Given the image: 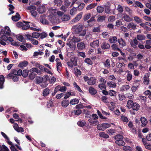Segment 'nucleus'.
Listing matches in <instances>:
<instances>
[{
  "label": "nucleus",
  "instance_id": "nucleus-1",
  "mask_svg": "<svg viewBox=\"0 0 151 151\" xmlns=\"http://www.w3.org/2000/svg\"><path fill=\"white\" fill-rule=\"evenodd\" d=\"M49 13L50 14L49 15V19L53 22H56V18L57 17L56 16L57 15L60 16L62 14V13L60 11H58L55 9H52L49 11Z\"/></svg>",
  "mask_w": 151,
  "mask_h": 151
},
{
  "label": "nucleus",
  "instance_id": "nucleus-30",
  "mask_svg": "<svg viewBox=\"0 0 151 151\" xmlns=\"http://www.w3.org/2000/svg\"><path fill=\"white\" fill-rule=\"evenodd\" d=\"M74 71L75 74L76 75H80L81 74V71L80 70L78 69L77 68H74Z\"/></svg>",
  "mask_w": 151,
  "mask_h": 151
},
{
  "label": "nucleus",
  "instance_id": "nucleus-44",
  "mask_svg": "<svg viewBox=\"0 0 151 151\" xmlns=\"http://www.w3.org/2000/svg\"><path fill=\"white\" fill-rule=\"evenodd\" d=\"M35 80L37 83H39L42 82L43 79L42 77L39 76L37 77L36 78Z\"/></svg>",
  "mask_w": 151,
  "mask_h": 151
},
{
  "label": "nucleus",
  "instance_id": "nucleus-54",
  "mask_svg": "<svg viewBox=\"0 0 151 151\" xmlns=\"http://www.w3.org/2000/svg\"><path fill=\"white\" fill-rule=\"evenodd\" d=\"M49 93V90L48 89H45L43 92V94L44 96H47Z\"/></svg>",
  "mask_w": 151,
  "mask_h": 151
},
{
  "label": "nucleus",
  "instance_id": "nucleus-34",
  "mask_svg": "<svg viewBox=\"0 0 151 151\" xmlns=\"http://www.w3.org/2000/svg\"><path fill=\"white\" fill-rule=\"evenodd\" d=\"M107 85L110 87L115 88L116 86V84L114 83L109 82L107 83Z\"/></svg>",
  "mask_w": 151,
  "mask_h": 151
},
{
  "label": "nucleus",
  "instance_id": "nucleus-37",
  "mask_svg": "<svg viewBox=\"0 0 151 151\" xmlns=\"http://www.w3.org/2000/svg\"><path fill=\"white\" fill-rule=\"evenodd\" d=\"M1 34H2L1 37V39L4 40V41H6L7 40L8 38L7 37V35L5 34H2L1 33Z\"/></svg>",
  "mask_w": 151,
  "mask_h": 151
},
{
  "label": "nucleus",
  "instance_id": "nucleus-49",
  "mask_svg": "<svg viewBox=\"0 0 151 151\" xmlns=\"http://www.w3.org/2000/svg\"><path fill=\"white\" fill-rule=\"evenodd\" d=\"M97 10L98 12L101 13L104 11V9L101 6H98L97 8Z\"/></svg>",
  "mask_w": 151,
  "mask_h": 151
},
{
  "label": "nucleus",
  "instance_id": "nucleus-33",
  "mask_svg": "<svg viewBox=\"0 0 151 151\" xmlns=\"http://www.w3.org/2000/svg\"><path fill=\"white\" fill-rule=\"evenodd\" d=\"M128 27L133 29H134L136 28L135 25L133 23H129L128 25Z\"/></svg>",
  "mask_w": 151,
  "mask_h": 151
},
{
  "label": "nucleus",
  "instance_id": "nucleus-58",
  "mask_svg": "<svg viewBox=\"0 0 151 151\" xmlns=\"http://www.w3.org/2000/svg\"><path fill=\"white\" fill-rule=\"evenodd\" d=\"M104 65L105 66L107 67H110V60H107L104 63Z\"/></svg>",
  "mask_w": 151,
  "mask_h": 151
},
{
  "label": "nucleus",
  "instance_id": "nucleus-32",
  "mask_svg": "<svg viewBox=\"0 0 151 151\" xmlns=\"http://www.w3.org/2000/svg\"><path fill=\"white\" fill-rule=\"evenodd\" d=\"M4 81V78L2 75L0 76V88H2V86Z\"/></svg>",
  "mask_w": 151,
  "mask_h": 151
},
{
  "label": "nucleus",
  "instance_id": "nucleus-57",
  "mask_svg": "<svg viewBox=\"0 0 151 151\" xmlns=\"http://www.w3.org/2000/svg\"><path fill=\"white\" fill-rule=\"evenodd\" d=\"M97 128L99 130L104 131L103 124H98L97 126Z\"/></svg>",
  "mask_w": 151,
  "mask_h": 151
},
{
  "label": "nucleus",
  "instance_id": "nucleus-55",
  "mask_svg": "<svg viewBox=\"0 0 151 151\" xmlns=\"http://www.w3.org/2000/svg\"><path fill=\"white\" fill-rule=\"evenodd\" d=\"M42 78L43 79L42 82L45 83L47 81L49 78V77L48 76L46 75L43 76Z\"/></svg>",
  "mask_w": 151,
  "mask_h": 151
},
{
  "label": "nucleus",
  "instance_id": "nucleus-2",
  "mask_svg": "<svg viewBox=\"0 0 151 151\" xmlns=\"http://www.w3.org/2000/svg\"><path fill=\"white\" fill-rule=\"evenodd\" d=\"M127 107L129 109H132L133 110L137 111L139 108V106L137 103L129 100L127 101Z\"/></svg>",
  "mask_w": 151,
  "mask_h": 151
},
{
  "label": "nucleus",
  "instance_id": "nucleus-42",
  "mask_svg": "<svg viewBox=\"0 0 151 151\" xmlns=\"http://www.w3.org/2000/svg\"><path fill=\"white\" fill-rule=\"evenodd\" d=\"M43 54V53L42 52L39 51L38 52H34L33 54V56L34 57H36L38 55H42Z\"/></svg>",
  "mask_w": 151,
  "mask_h": 151
},
{
  "label": "nucleus",
  "instance_id": "nucleus-35",
  "mask_svg": "<svg viewBox=\"0 0 151 151\" xmlns=\"http://www.w3.org/2000/svg\"><path fill=\"white\" fill-rule=\"evenodd\" d=\"M141 121L142 124L144 125H145L147 122V121L146 119L143 117L141 118Z\"/></svg>",
  "mask_w": 151,
  "mask_h": 151
},
{
  "label": "nucleus",
  "instance_id": "nucleus-5",
  "mask_svg": "<svg viewBox=\"0 0 151 151\" xmlns=\"http://www.w3.org/2000/svg\"><path fill=\"white\" fill-rule=\"evenodd\" d=\"M98 118V116L96 114H93L92 115V118L89 119L88 121L91 124H96L98 122L97 119Z\"/></svg>",
  "mask_w": 151,
  "mask_h": 151
},
{
  "label": "nucleus",
  "instance_id": "nucleus-22",
  "mask_svg": "<svg viewBox=\"0 0 151 151\" xmlns=\"http://www.w3.org/2000/svg\"><path fill=\"white\" fill-rule=\"evenodd\" d=\"M8 144L11 146L10 147V149L12 151H18L15 148V146L13 145L12 142L10 141H8Z\"/></svg>",
  "mask_w": 151,
  "mask_h": 151
},
{
  "label": "nucleus",
  "instance_id": "nucleus-23",
  "mask_svg": "<svg viewBox=\"0 0 151 151\" xmlns=\"http://www.w3.org/2000/svg\"><path fill=\"white\" fill-rule=\"evenodd\" d=\"M79 102L78 100L76 98L71 99L70 101V103L72 105L77 104Z\"/></svg>",
  "mask_w": 151,
  "mask_h": 151
},
{
  "label": "nucleus",
  "instance_id": "nucleus-53",
  "mask_svg": "<svg viewBox=\"0 0 151 151\" xmlns=\"http://www.w3.org/2000/svg\"><path fill=\"white\" fill-rule=\"evenodd\" d=\"M85 62L89 65H91L92 62L91 60L89 58H86L84 60Z\"/></svg>",
  "mask_w": 151,
  "mask_h": 151
},
{
  "label": "nucleus",
  "instance_id": "nucleus-25",
  "mask_svg": "<svg viewBox=\"0 0 151 151\" xmlns=\"http://www.w3.org/2000/svg\"><path fill=\"white\" fill-rule=\"evenodd\" d=\"M69 101L67 100H65L62 102L61 105L63 107H66L69 104Z\"/></svg>",
  "mask_w": 151,
  "mask_h": 151
},
{
  "label": "nucleus",
  "instance_id": "nucleus-60",
  "mask_svg": "<svg viewBox=\"0 0 151 151\" xmlns=\"http://www.w3.org/2000/svg\"><path fill=\"white\" fill-rule=\"evenodd\" d=\"M115 131L113 129H109L107 130V132L111 134H113L115 133Z\"/></svg>",
  "mask_w": 151,
  "mask_h": 151
},
{
  "label": "nucleus",
  "instance_id": "nucleus-45",
  "mask_svg": "<svg viewBox=\"0 0 151 151\" xmlns=\"http://www.w3.org/2000/svg\"><path fill=\"white\" fill-rule=\"evenodd\" d=\"M118 42L122 46H124L126 44L122 39L118 40Z\"/></svg>",
  "mask_w": 151,
  "mask_h": 151
},
{
  "label": "nucleus",
  "instance_id": "nucleus-11",
  "mask_svg": "<svg viewBox=\"0 0 151 151\" xmlns=\"http://www.w3.org/2000/svg\"><path fill=\"white\" fill-rule=\"evenodd\" d=\"M82 15V13H80L77 15L75 18L73 19L71 21V23H74L78 22L81 18Z\"/></svg>",
  "mask_w": 151,
  "mask_h": 151
},
{
  "label": "nucleus",
  "instance_id": "nucleus-16",
  "mask_svg": "<svg viewBox=\"0 0 151 151\" xmlns=\"http://www.w3.org/2000/svg\"><path fill=\"white\" fill-rule=\"evenodd\" d=\"M77 46L78 49L82 50L85 48V45L84 43L80 42L77 44Z\"/></svg>",
  "mask_w": 151,
  "mask_h": 151
},
{
  "label": "nucleus",
  "instance_id": "nucleus-36",
  "mask_svg": "<svg viewBox=\"0 0 151 151\" xmlns=\"http://www.w3.org/2000/svg\"><path fill=\"white\" fill-rule=\"evenodd\" d=\"M62 4L61 0H55L54 1V5L57 6H60Z\"/></svg>",
  "mask_w": 151,
  "mask_h": 151
},
{
  "label": "nucleus",
  "instance_id": "nucleus-39",
  "mask_svg": "<svg viewBox=\"0 0 151 151\" xmlns=\"http://www.w3.org/2000/svg\"><path fill=\"white\" fill-rule=\"evenodd\" d=\"M110 42L111 43H115L117 40V38L115 37H110L109 38Z\"/></svg>",
  "mask_w": 151,
  "mask_h": 151
},
{
  "label": "nucleus",
  "instance_id": "nucleus-17",
  "mask_svg": "<svg viewBox=\"0 0 151 151\" xmlns=\"http://www.w3.org/2000/svg\"><path fill=\"white\" fill-rule=\"evenodd\" d=\"M28 64L27 61H24L20 62L18 65V66L20 68H22L26 66Z\"/></svg>",
  "mask_w": 151,
  "mask_h": 151
},
{
  "label": "nucleus",
  "instance_id": "nucleus-52",
  "mask_svg": "<svg viewBox=\"0 0 151 151\" xmlns=\"http://www.w3.org/2000/svg\"><path fill=\"white\" fill-rule=\"evenodd\" d=\"M30 27V26L27 24L26 23L25 24H23L22 26V29L23 30H26L29 28Z\"/></svg>",
  "mask_w": 151,
  "mask_h": 151
},
{
  "label": "nucleus",
  "instance_id": "nucleus-26",
  "mask_svg": "<svg viewBox=\"0 0 151 151\" xmlns=\"http://www.w3.org/2000/svg\"><path fill=\"white\" fill-rule=\"evenodd\" d=\"M101 47L103 49H107L109 48L110 45L107 43L103 42L101 45Z\"/></svg>",
  "mask_w": 151,
  "mask_h": 151
},
{
  "label": "nucleus",
  "instance_id": "nucleus-56",
  "mask_svg": "<svg viewBox=\"0 0 151 151\" xmlns=\"http://www.w3.org/2000/svg\"><path fill=\"white\" fill-rule=\"evenodd\" d=\"M115 138L116 140H122L123 139V137L121 135H116L115 137Z\"/></svg>",
  "mask_w": 151,
  "mask_h": 151
},
{
  "label": "nucleus",
  "instance_id": "nucleus-29",
  "mask_svg": "<svg viewBox=\"0 0 151 151\" xmlns=\"http://www.w3.org/2000/svg\"><path fill=\"white\" fill-rule=\"evenodd\" d=\"M138 44V42L136 39H134L133 41L131 42V44L132 47L134 48L136 47V45Z\"/></svg>",
  "mask_w": 151,
  "mask_h": 151
},
{
  "label": "nucleus",
  "instance_id": "nucleus-41",
  "mask_svg": "<svg viewBox=\"0 0 151 151\" xmlns=\"http://www.w3.org/2000/svg\"><path fill=\"white\" fill-rule=\"evenodd\" d=\"M99 135L100 137H103L104 138H108L109 137V136L105 133L104 132H101L99 133Z\"/></svg>",
  "mask_w": 151,
  "mask_h": 151
},
{
  "label": "nucleus",
  "instance_id": "nucleus-50",
  "mask_svg": "<svg viewBox=\"0 0 151 151\" xmlns=\"http://www.w3.org/2000/svg\"><path fill=\"white\" fill-rule=\"evenodd\" d=\"M135 4L136 5L135 6H137L140 8H142L143 7V5L140 2L136 1L135 2Z\"/></svg>",
  "mask_w": 151,
  "mask_h": 151
},
{
  "label": "nucleus",
  "instance_id": "nucleus-38",
  "mask_svg": "<svg viewBox=\"0 0 151 151\" xmlns=\"http://www.w3.org/2000/svg\"><path fill=\"white\" fill-rule=\"evenodd\" d=\"M68 15H64L62 17V19L63 21H67L70 19Z\"/></svg>",
  "mask_w": 151,
  "mask_h": 151
},
{
  "label": "nucleus",
  "instance_id": "nucleus-31",
  "mask_svg": "<svg viewBox=\"0 0 151 151\" xmlns=\"http://www.w3.org/2000/svg\"><path fill=\"white\" fill-rule=\"evenodd\" d=\"M16 37L20 41L23 42L24 41V39L22 35H17L16 36Z\"/></svg>",
  "mask_w": 151,
  "mask_h": 151
},
{
  "label": "nucleus",
  "instance_id": "nucleus-13",
  "mask_svg": "<svg viewBox=\"0 0 151 151\" xmlns=\"http://www.w3.org/2000/svg\"><path fill=\"white\" fill-rule=\"evenodd\" d=\"M55 61L57 62V68L58 71L60 70V68L62 66V65L61 62L60 61V59L57 58L56 59Z\"/></svg>",
  "mask_w": 151,
  "mask_h": 151
},
{
  "label": "nucleus",
  "instance_id": "nucleus-27",
  "mask_svg": "<svg viewBox=\"0 0 151 151\" xmlns=\"http://www.w3.org/2000/svg\"><path fill=\"white\" fill-rule=\"evenodd\" d=\"M115 143L119 146H123L125 144V142L122 140H116Z\"/></svg>",
  "mask_w": 151,
  "mask_h": 151
},
{
  "label": "nucleus",
  "instance_id": "nucleus-12",
  "mask_svg": "<svg viewBox=\"0 0 151 151\" xmlns=\"http://www.w3.org/2000/svg\"><path fill=\"white\" fill-rule=\"evenodd\" d=\"M70 3V2L68 0L65 1L64 2V4L63 5L61 8V9L63 11L65 10V9L68 7Z\"/></svg>",
  "mask_w": 151,
  "mask_h": 151
},
{
  "label": "nucleus",
  "instance_id": "nucleus-18",
  "mask_svg": "<svg viewBox=\"0 0 151 151\" xmlns=\"http://www.w3.org/2000/svg\"><path fill=\"white\" fill-rule=\"evenodd\" d=\"M122 16V19H124V20L127 22H129L131 21V18L128 15L126 14H123Z\"/></svg>",
  "mask_w": 151,
  "mask_h": 151
},
{
  "label": "nucleus",
  "instance_id": "nucleus-63",
  "mask_svg": "<svg viewBox=\"0 0 151 151\" xmlns=\"http://www.w3.org/2000/svg\"><path fill=\"white\" fill-rule=\"evenodd\" d=\"M99 88L102 90L105 89H106V86L105 84L103 83H101L99 85Z\"/></svg>",
  "mask_w": 151,
  "mask_h": 151
},
{
  "label": "nucleus",
  "instance_id": "nucleus-20",
  "mask_svg": "<svg viewBox=\"0 0 151 151\" xmlns=\"http://www.w3.org/2000/svg\"><path fill=\"white\" fill-rule=\"evenodd\" d=\"M95 80L93 77H90L89 81H88V84L89 85L94 84L95 83Z\"/></svg>",
  "mask_w": 151,
  "mask_h": 151
},
{
  "label": "nucleus",
  "instance_id": "nucleus-19",
  "mask_svg": "<svg viewBox=\"0 0 151 151\" xmlns=\"http://www.w3.org/2000/svg\"><path fill=\"white\" fill-rule=\"evenodd\" d=\"M20 18L19 14L18 13H17L15 15L12 16V19L14 21H17L20 19Z\"/></svg>",
  "mask_w": 151,
  "mask_h": 151
},
{
  "label": "nucleus",
  "instance_id": "nucleus-15",
  "mask_svg": "<svg viewBox=\"0 0 151 151\" xmlns=\"http://www.w3.org/2000/svg\"><path fill=\"white\" fill-rule=\"evenodd\" d=\"M7 40L11 42V45H13L15 46H18L19 45V44L18 43L14 42L13 39L10 37H8V38Z\"/></svg>",
  "mask_w": 151,
  "mask_h": 151
},
{
  "label": "nucleus",
  "instance_id": "nucleus-40",
  "mask_svg": "<svg viewBox=\"0 0 151 151\" xmlns=\"http://www.w3.org/2000/svg\"><path fill=\"white\" fill-rule=\"evenodd\" d=\"M40 36V34L38 33L34 32L32 34V37L36 38H38Z\"/></svg>",
  "mask_w": 151,
  "mask_h": 151
},
{
  "label": "nucleus",
  "instance_id": "nucleus-9",
  "mask_svg": "<svg viewBox=\"0 0 151 151\" xmlns=\"http://www.w3.org/2000/svg\"><path fill=\"white\" fill-rule=\"evenodd\" d=\"M68 65L70 67H72L73 66H76L77 65L76 60L74 58H72L70 62L68 63Z\"/></svg>",
  "mask_w": 151,
  "mask_h": 151
},
{
  "label": "nucleus",
  "instance_id": "nucleus-62",
  "mask_svg": "<svg viewBox=\"0 0 151 151\" xmlns=\"http://www.w3.org/2000/svg\"><path fill=\"white\" fill-rule=\"evenodd\" d=\"M134 20L137 23H140L142 22V20L139 17H135L134 18Z\"/></svg>",
  "mask_w": 151,
  "mask_h": 151
},
{
  "label": "nucleus",
  "instance_id": "nucleus-48",
  "mask_svg": "<svg viewBox=\"0 0 151 151\" xmlns=\"http://www.w3.org/2000/svg\"><path fill=\"white\" fill-rule=\"evenodd\" d=\"M121 120L124 122H127L129 121L128 118L122 115L121 116Z\"/></svg>",
  "mask_w": 151,
  "mask_h": 151
},
{
  "label": "nucleus",
  "instance_id": "nucleus-8",
  "mask_svg": "<svg viewBox=\"0 0 151 151\" xmlns=\"http://www.w3.org/2000/svg\"><path fill=\"white\" fill-rule=\"evenodd\" d=\"M1 32L2 34H5L7 35H10L11 30L8 27L6 26L4 27V30L2 29Z\"/></svg>",
  "mask_w": 151,
  "mask_h": 151
},
{
  "label": "nucleus",
  "instance_id": "nucleus-24",
  "mask_svg": "<svg viewBox=\"0 0 151 151\" xmlns=\"http://www.w3.org/2000/svg\"><path fill=\"white\" fill-rule=\"evenodd\" d=\"M56 89L58 90L61 92L65 91L66 90V88L65 86L61 87L60 86H58L56 87Z\"/></svg>",
  "mask_w": 151,
  "mask_h": 151
},
{
  "label": "nucleus",
  "instance_id": "nucleus-47",
  "mask_svg": "<svg viewBox=\"0 0 151 151\" xmlns=\"http://www.w3.org/2000/svg\"><path fill=\"white\" fill-rule=\"evenodd\" d=\"M89 91L90 93L92 94H94L96 93V90L92 88H89Z\"/></svg>",
  "mask_w": 151,
  "mask_h": 151
},
{
  "label": "nucleus",
  "instance_id": "nucleus-46",
  "mask_svg": "<svg viewBox=\"0 0 151 151\" xmlns=\"http://www.w3.org/2000/svg\"><path fill=\"white\" fill-rule=\"evenodd\" d=\"M109 94L111 96H115L116 95V92L113 90H111L109 91Z\"/></svg>",
  "mask_w": 151,
  "mask_h": 151
},
{
  "label": "nucleus",
  "instance_id": "nucleus-7",
  "mask_svg": "<svg viewBox=\"0 0 151 151\" xmlns=\"http://www.w3.org/2000/svg\"><path fill=\"white\" fill-rule=\"evenodd\" d=\"M46 10V8L45 4L39 6L37 8V11L40 14H43Z\"/></svg>",
  "mask_w": 151,
  "mask_h": 151
},
{
  "label": "nucleus",
  "instance_id": "nucleus-10",
  "mask_svg": "<svg viewBox=\"0 0 151 151\" xmlns=\"http://www.w3.org/2000/svg\"><path fill=\"white\" fill-rule=\"evenodd\" d=\"M13 127L15 130L18 132H22L24 131L23 128L22 127H19L17 123L14 124Z\"/></svg>",
  "mask_w": 151,
  "mask_h": 151
},
{
  "label": "nucleus",
  "instance_id": "nucleus-21",
  "mask_svg": "<svg viewBox=\"0 0 151 151\" xmlns=\"http://www.w3.org/2000/svg\"><path fill=\"white\" fill-rule=\"evenodd\" d=\"M64 95H65L64 99H66L69 98L70 96H75V93L74 92H69L66 93L65 94H64Z\"/></svg>",
  "mask_w": 151,
  "mask_h": 151
},
{
  "label": "nucleus",
  "instance_id": "nucleus-64",
  "mask_svg": "<svg viewBox=\"0 0 151 151\" xmlns=\"http://www.w3.org/2000/svg\"><path fill=\"white\" fill-rule=\"evenodd\" d=\"M137 38L139 40H142L145 39V37L142 35H139L137 36Z\"/></svg>",
  "mask_w": 151,
  "mask_h": 151
},
{
  "label": "nucleus",
  "instance_id": "nucleus-3",
  "mask_svg": "<svg viewBox=\"0 0 151 151\" xmlns=\"http://www.w3.org/2000/svg\"><path fill=\"white\" fill-rule=\"evenodd\" d=\"M27 9L29 10L31 15L33 17H35L38 14L36 11V8L34 6H30L27 8Z\"/></svg>",
  "mask_w": 151,
  "mask_h": 151
},
{
  "label": "nucleus",
  "instance_id": "nucleus-59",
  "mask_svg": "<svg viewBox=\"0 0 151 151\" xmlns=\"http://www.w3.org/2000/svg\"><path fill=\"white\" fill-rule=\"evenodd\" d=\"M111 47L114 50H119V49L118 48V46L117 45L113 44L111 46Z\"/></svg>",
  "mask_w": 151,
  "mask_h": 151
},
{
  "label": "nucleus",
  "instance_id": "nucleus-61",
  "mask_svg": "<svg viewBox=\"0 0 151 151\" xmlns=\"http://www.w3.org/2000/svg\"><path fill=\"white\" fill-rule=\"evenodd\" d=\"M71 40L72 42H78L80 41V39L76 37H73Z\"/></svg>",
  "mask_w": 151,
  "mask_h": 151
},
{
  "label": "nucleus",
  "instance_id": "nucleus-43",
  "mask_svg": "<svg viewBox=\"0 0 151 151\" xmlns=\"http://www.w3.org/2000/svg\"><path fill=\"white\" fill-rule=\"evenodd\" d=\"M77 10L76 8H73L71 9L70 11V13L72 15L75 14Z\"/></svg>",
  "mask_w": 151,
  "mask_h": 151
},
{
  "label": "nucleus",
  "instance_id": "nucleus-51",
  "mask_svg": "<svg viewBox=\"0 0 151 151\" xmlns=\"http://www.w3.org/2000/svg\"><path fill=\"white\" fill-rule=\"evenodd\" d=\"M28 71L27 70H24L22 73V76L24 77H26L28 75Z\"/></svg>",
  "mask_w": 151,
  "mask_h": 151
},
{
  "label": "nucleus",
  "instance_id": "nucleus-4",
  "mask_svg": "<svg viewBox=\"0 0 151 151\" xmlns=\"http://www.w3.org/2000/svg\"><path fill=\"white\" fill-rule=\"evenodd\" d=\"M83 27L82 25H80L75 30L76 32L81 36H84L86 33V31L83 29Z\"/></svg>",
  "mask_w": 151,
  "mask_h": 151
},
{
  "label": "nucleus",
  "instance_id": "nucleus-6",
  "mask_svg": "<svg viewBox=\"0 0 151 151\" xmlns=\"http://www.w3.org/2000/svg\"><path fill=\"white\" fill-rule=\"evenodd\" d=\"M29 72L32 73L30 74L29 76L30 78L32 80L34 78L35 76V74L34 72L38 73H40V71L37 68H33L29 70Z\"/></svg>",
  "mask_w": 151,
  "mask_h": 151
},
{
  "label": "nucleus",
  "instance_id": "nucleus-28",
  "mask_svg": "<svg viewBox=\"0 0 151 151\" xmlns=\"http://www.w3.org/2000/svg\"><path fill=\"white\" fill-rule=\"evenodd\" d=\"M97 4L96 3L91 4L87 6L86 7V9L88 10L94 8L96 6Z\"/></svg>",
  "mask_w": 151,
  "mask_h": 151
},
{
  "label": "nucleus",
  "instance_id": "nucleus-14",
  "mask_svg": "<svg viewBox=\"0 0 151 151\" xmlns=\"http://www.w3.org/2000/svg\"><path fill=\"white\" fill-rule=\"evenodd\" d=\"M99 45V41L98 40H96L94 41L92 43L90 44V45L94 48L98 47Z\"/></svg>",
  "mask_w": 151,
  "mask_h": 151
}]
</instances>
